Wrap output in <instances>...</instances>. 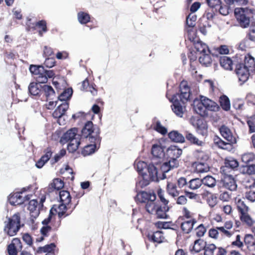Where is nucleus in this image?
<instances>
[{
    "label": "nucleus",
    "mask_w": 255,
    "mask_h": 255,
    "mask_svg": "<svg viewBox=\"0 0 255 255\" xmlns=\"http://www.w3.org/2000/svg\"><path fill=\"white\" fill-rule=\"evenodd\" d=\"M77 131V128H71L64 133L60 139V142L63 144L69 142L67 146V149L69 152H75L81 144L82 141L81 135L78 134Z\"/></svg>",
    "instance_id": "nucleus-1"
},
{
    "label": "nucleus",
    "mask_w": 255,
    "mask_h": 255,
    "mask_svg": "<svg viewBox=\"0 0 255 255\" xmlns=\"http://www.w3.org/2000/svg\"><path fill=\"white\" fill-rule=\"evenodd\" d=\"M100 132V128L97 126H94L91 121H88L81 130V139L86 138L90 142L99 143L101 141Z\"/></svg>",
    "instance_id": "nucleus-2"
},
{
    "label": "nucleus",
    "mask_w": 255,
    "mask_h": 255,
    "mask_svg": "<svg viewBox=\"0 0 255 255\" xmlns=\"http://www.w3.org/2000/svg\"><path fill=\"white\" fill-rule=\"evenodd\" d=\"M6 219L4 222V232L9 236H14L21 227L20 214L16 213L11 217H6Z\"/></svg>",
    "instance_id": "nucleus-3"
},
{
    "label": "nucleus",
    "mask_w": 255,
    "mask_h": 255,
    "mask_svg": "<svg viewBox=\"0 0 255 255\" xmlns=\"http://www.w3.org/2000/svg\"><path fill=\"white\" fill-rule=\"evenodd\" d=\"M159 163L158 168L160 172L161 176L159 178L161 180L164 179L166 178V173L179 166V162L175 159L168 160V161L162 163L160 162V160L156 161Z\"/></svg>",
    "instance_id": "nucleus-4"
},
{
    "label": "nucleus",
    "mask_w": 255,
    "mask_h": 255,
    "mask_svg": "<svg viewBox=\"0 0 255 255\" xmlns=\"http://www.w3.org/2000/svg\"><path fill=\"white\" fill-rule=\"evenodd\" d=\"M249 10L243 8H236L235 16L242 27H247L250 24V17L248 15Z\"/></svg>",
    "instance_id": "nucleus-5"
},
{
    "label": "nucleus",
    "mask_w": 255,
    "mask_h": 255,
    "mask_svg": "<svg viewBox=\"0 0 255 255\" xmlns=\"http://www.w3.org/2000/svg\"><path fill=\"white\" fill-rule=\"evenodd\" d=\"M179 93L174 95L172 97H176L177 100L186 103L190 100L191 92L189 87L186 82H182L179 86Z\"/></svg>",
    "instance_id": "nucleus-6"
},
{
    "label": "nucleus",
    "mask_w": 255,
    "mask_h": 255,
    "mask_svg": "<svg viewBox=\"0 0 255 255\" xmlns=\"http://www.w3.org/2000/svg\"><path fill=\"white\" fill-rule=\"evenodd\" d=\"M159 163L154 159H152L151 163H150L147 168L149 175L148 176L151 181H158L161 180L159 176H161L160 172L158 168Z\"/></svg>",
    "instance_id": "nucleus-7"
},
{
    "label": "nucleus",
    "mask_w": 255,
    "mask_h": 255,
    "mask_svg": "<svg viewBox=\"0 0 255 255\" xmlns=\"http://www.w3.org/2000/svg\"><path fill=\"white\" fill-rule=\"evenodd\" d=\"M235 72L238 76L239 80L242 82L241 84H243L246 82L249 76H251L253 73L246 68L243 63H239L236 65Z\"/></svg>",
    "instance_id": "nucleus-8"
},
{
    "label": "nucleus",
    "mask_w": 255,
    "mask_h": 255,
    "mask_svg": "<svg viewBox=\"0 0 255 255\" xmlns=\"http://www.w3.org/2000/svg\"><path fill=\"white\" fill-rule=\"evenodd\" d=\"M170 101L172 103L171 107L173 112L177 116L182 118L186 111V103H182V102L177 100L176 97H172Z\"/></svg>",
    "instance_id": "nucleus-9"
},
{
    "label": "nucleus",
    "mask_w": 255,
    "mask_h": 255,
    "mask_svg": "<svg viewBox=\"0 0 255 255\" xmlns=\"http://www.w3.org/2000/svg\"><path fill=\"white\" fill-rule=\"evenodd\" d=\"M22 192H16L10 194L8 197V201L9 203L14 206L19 205L23 204L25 201L30 199L29 195L24 196L21 195Z\"/></svg>",
    "instance_id": "nucleus-10"
},
{
    "label": "nucleus",
    "mask_w": 255,
    "mask_h": 255,
    "mask_svg": "<svg viewBox=\"0 0 255 255\" xmlns=\"http://www.w3.org/2000/svg\"><path fill=\"white\" fill-rule=\"evenodd\" d=\"M224 175L221 179L223 186L230 191H235L237 188L236 181L231 175L228 174L226 172L224 173Z\"/></svg>",
    "instance_id": "nucleus-11"
},
{
    "label": "nucleus",
    "mask_w": 255,
    "mask_h": 255,
    "mask_svg": "<svg viewBox=\"0 0 255 255\" xmlns=\"http://www.w3.org/2000/svg\"><path fill=\"white\" fill-rule=\"evenodd\" d=\"M22 248V245L20 240L18 238H14L7 247L8 254L9 255H17V252L21 251Z\"/></svg>",
    "instance_id": "nucleus-12"
},
{
    "label": "nucleus",
    "mask_w": 255,
    "mask_h": 255,
    "mask_svg": "<svg viewBox=\"0 0 255 255\" xmlns=\"http://www.w3.org/2000/svg\"><path fill=\"white\" fill-rule=\"evenodd\" d=\"M69 108V104L67 102H63L59 105L57 109L53 113V117L54 118L58 119V122L60 125H63L64 122L62 124L60 120L62 117L65 114V112Z\"/></svg>",
    "instance_id": "nucleus-13"
},
{
    "label": "nucleus",
    "mask_w": 255,
    "mask_h": 255,
    "mask_svg": "<svg viewBox=\"0 0 255 255\" xmlns=\"http://www.w3.org/2000/svg\"><path fill=\"white\" fill-rule=\"evenodd\" d=\"M192 106L193 110L196 114L201 117H205L208 115V111L200 100L195 99Z\"/></svg>",
    "instance_id": "nucleus-14"
},
{
    "label": "nucleus",
    "mask_w": 255,
    "mask_h": 255,
    "mask_svg": "<svg viewBox=\"0 0 255 255\" xmlns=\"http://www.w3.org/2000/svg\"><path fill=\"white\" fill-rule=\"evenodd\" d=\"M156 197L154 193L151 192H146L144 191L140 192L137 194L135 199L136 201L141 203H146L148 201L151 200H156Z\"/></svg>",
    "instance_id": "nucleus-15"
},
{
    "label": "nucleus",
    "mask_w": 255,
    "mask_h": 255,
    "mask_svg": "<svg viewBox=\"0 0 255 255\" xmlns=\"http://www.w3.org/2000/svg\"><path fill=\"white\" fill-rule=\"evenodd\" d=\"M151 153L153 155L152 159H154V161L158 159L160 160L164 156L163 147L160 144H153L151 149Z\"/></svg>",
    "instance_id": "nucleus-16"
},
{
    "label": "nucleus",
    "mask_w": 255,
    "mask_h": 255,
    "mask_svg": "<svg viewBox=\"0 0 255 255\" xmlns=\"http://www.w3.org/2000/svg\"><path fill=\"white\" fill-rule=\"evenodd\" d=\"M28 89L30 95L39 96L43 92V85L38 82H31L29 85Z\"/></svg>",
    "instance_id": "nucleus-17"
},
{
    "label": "nucleus",
    "mask_w": 255,
    "mask_h": 255,
    "mask_svg": "<svg viewBox=\"0 0 255 255\" xmlns=\"http://www.w3.org/2000/svg\"><path fill=\"white\" fill-rule=\"evenodd\" d=\"M244 243L250 253L255 255V239L254 236L251 234H247L244 238Z\"/></svg>",
    "instance_id": "nucleus-18"
},
{
    "label": "nucleus",
    "mask_w": 255,
    "mask_h": 255,
    "mask_svg": "<svg viewBox=\"0 0 255 255\" xmlns=\"http://www.w3.org/2000/svg\"><path fill=\"white\" fill-rule=\"evenodd\" d=\"M90 142L91 144L85 146L82 151V153L84 156H87L94 153L100 147L101 142H99V143L96 142Z\"/></svg>",
    "instance_id": "nucleus-19"
},
{
    "label": "nucleus",
    "mask_w": 255,
    "mask_h": 255,
    "mask_svg": "<svg viewBox=\"0 0 255 255\" xmlns=\"http://www.w3.org/2000/svg\"><path fill=\"white\" fill-rule=\"evenodd\" d=\"M200 100L207 111H215L218 108V105L215 102L206 97L201 96Z\"/></svg>",
    "instance_id": "nucleus-20"
},
{
    "label": "nucleus",
    "mask_w": 255,
    "mask_h": 255,
    "mask_svg": "<svg viewBox=\"0 0 255 255\" xmlns=\"http://www.w3.org/2000/svg\"><path fill=\"white\" fill-rule=\"evenodd\" d=\"M168 206H161L158 205L155 211L154 214L157 218L158 219H168L169 216L167 214V212L169 210Z\"/></svg>",
    "instance_id": "nucleus-21"
},
{
    "label": "nucleus",
    "mask_w": 255,
    "mask_h": 255,
    "mask_svg": "<svg viewBox=\"0 0 255 255\" xmlns=\"http://www.w3.org/2000/svg\"><path fill=\"white\" fill-rule=\"evenodd\" d=\"M220 131L222 136L228 141L233 143L235 141V138L232 135L231 130L226 126H222L220 128Z\"/></svg>",
    "instance_id": "nucleus-22"
},
{
    "label": "nucleus",
    "mask_w": 255,
    "mask_h": 255,
    "mask_svg": "<svg viewBox=\"0 0 255 255\" xmlns=\"http://www.w3.org/2000/svg\"><path fill=\"white\" fill-rule=\"evenodd\" d=\"M225 166L222 167L221 169L223 172L227 173V170L229 169L234 170L236 168H237L239 166V162L237 160L231 158L225 160Z\"/></svg>",
    "instance_id": "nucleus-23"
},
{
    "label": "nucleus",
    "mask_w": 255,
    "mask_h": 255,
    "mask_svg": "<svg viewBox=\"0 0 255 255\" xmlns=\"http://www.w3.org/2000/svg\"><path fill=\"white\" fill-rule=\"evenodd\" d=\"M244 61V66L253 73L255 71V60L254 57L249 53L245 56Z\"/></svg>",
    "instance_id": "nucleus-24"
},
{
    "label": "nucleus",
    "mask_w": 255,
    "mask_h": 255,
    "mask_svg": "<svg viewBox=\"0 0 255 255\" xmlns=\"http://www.w3.org/2000/svg\"><path fill=\"white\" fill-rule=\"evenodd\" d=\"M196 220L195 219L185 221L181 223V228L185 233L188 234L192 231L194 225L196 223Z\"/></svg>",
    "instance_id": "nucleus-25"
},
{
    "label": "nucleus",
    "mask_w": 255,
    "mask_h": 255,
    "mask_svg": "<svg viewBox=\"0 0 255 255\" xmlns=\"http://www.w3.org/2000/svg\"><path fill=\"white\" fill-rule=\"evenodd\" d=\"M169 158L168 160L175 159L178 160L179 158L182 153V149L178 148L177 146H171L168 149Z\"/></svg>",
    "instance_id": "nucleus-26"
},
{
    "label": "nucleus",
    "mask_w": 255,
    "mask_h": 255,
    "mask_svg": "<svg viewBox=\"0 0 255 255\" xmlns=\"http://www.w3.org/2000/svg\"><path fill=\"white\" fill-rule=\"evenodd\" d=\"M169 138L175 142L183 143L185 142V137L181 133L177 130H173L168 133Z\"/></svg>",
    "instance_id": "nucleus-27"
},
{
    "label": "nucleus",
    "mask_w": 255,
    "mask_h": 255,
    "mask_svg": "<svg viewBox=\"0 0 255 255\" xmlns=\"http://www.w3.org/2000/svg\"><path fill=\"white\" fill-rule=\"evenodd\" d=\"M167 193L173 197L179 196L180 191L175 183L168 182L166 187Z\"/></svg>",
    "instance_id": "nucleus-28"
},
{
    "label": "nucleus",
    "mask_w": 255,
    "mask_h": 255,
    "mask_svg": "<svg viewBox=\"0 0 255 255\" xmlns=\"http://www.w3.org/2000/svg\"><path fill=\"white\" fill-rule=\"evenodd\" d=\"M64 182L59 178H55L53 180V182L49 185L48 188L49 192L53 191L54 189L59 190L64 187Z\"/></svg>",
    "instance_id": "nucleus-29"
},
{
    "label": "nucleus",
    "mask_w": 255,
    "mask_h": 255,
    "mask_svg": "<svg viewBox=\"0 0 255 255\" xmlns=\"http://www.w3.org/2000/svg\"><path fill=\"white\" fill-rule=\"evenodd\" d=\"M242 161L245 165L255 164V154L253 152H247L242 155Z\"/></svg>",
    "instance_id": "nucleus-30"
},
{
    "label": "nucleus",
    "mask_w": 255,
    "mask_h": 255,
    "mask_svg": "<svg viewBox=\"0 0 255 255\" xmlns=\"http://www.w3.org/2000/svg\"><path fill=\"white\" fill-rule=\"evenodd\" d=\"M206 243H204V241L201 239H198L194 242V245L192 250H191L192 254H197L200 253L202 250H204V247Z\"/></svg>",
    "instance_id": "nucleus-31"
},
{
    "label": "nucleus",
    "mask_w": 255,
    "mask_h": 255,
    "mask_svg": "<svg viewBox=\"0 0 255 255\" xmlns=\"http://www.w3.org/2000/svg\"><path fill=\"white\" fill-rule=\"evenodd\" d=\"M197 130L198 132L205 135L207 134V125L206 122L203 120H198L197 121Z\"/></svg>",
    "instance_id": "nucleus-32"
},
{
    "label": "nucleus",
    "mask_w": 255,
    "mask_h": 255,
    "mask_svg": "<svg viewBox=\"0 0 255 255\" xmlns=\"http://www.w3.org/2000/svg\"><path fill=\"white\" fill-rule=\"evenodd\" d=\"M220 63L221 66L226 70H232L233 62L231 59L227 56H223L220 58Z\"/></svg>",
    "instance_id": "nucleus-33"
},
{
    "label": "nucleus",
    "mask_w": 255,
    "mask_h": 255,
    "mask_svg": "<svg viewBox=\"0 0 255 255\" xmlns=\"http://www.w3.org/2000/svg\"><path fill=\"white\" fill-rule=\"evenodd\" d=\"M148 239L155 243H160L163 242L164 237L161 231H157L153 234L148 235Z\"/></svg>",
    "instance_id": "nucleus-34"
},
{
    "label": "nucleus",
    "mask_w": 255,
    "mask_h": 255,
    "mask_svg": "<svg viewBox=\"0 0 255 255\" xmlns=\"http://www.w3.org/2000/svg\"><path fill=\"white\" fill-rule=\"evenodd\" d=\"M43 92L46 97L47 100H53L55 96V92L52 87L47 85H43Z\"/></svg>",
    "instance_id": "nucleus-35"
},
{
    "label": "nucleus",
    "mask_w": 255,
    "mask_h": 255,
    "mask_svg": "<svg viewBox=\"0 0 255 255\" xmlns=\"http://www.w3.org/2000/svg\"><path fill=\"white\" fill-rule=\"evenodd\" d=\"M73 94V90L71 88H67L64 90L58 96L59 100L66 102L70 99Z\"/></svg>",
    "instance_id": "nucleus-36"
},
{
    "label": "nucleus",
    "mask_w": 255,
    "mask_h": 255,
    "mask_svg": "<svg viewBox=\"0 0 255 255\" xmlns=\"http://www.w3.org/2000/svg\"><path fill=\"white\" fill-rule=\"evenodd\" d=\"M195 48L200 54L210 53L208 46L202 41H198L195 44Z\"/></svg>",
    "instance_id": "nucleus-37"
},
{
    "label": "nucleus",
    "mask_w": 255,
    "mask_h": 255,
    "mask_svg": "<svg viewBox=\"0 0 255 255\" xmlns=\"http://www.w3.org/2000/svg\"><path fill=\"white\" fill-rule=\"evenodd\" d=\"M31 20L30 18H27V22L26 23V25L29 28H34L35 26H38L39 28H42V30L44 32H46L47 31V27H46V23L44 20H40L37 22L35 24H33V25H30V21Z\"/></svg>",
    "instance_id": "nucleus-38"
},
{
    "label": "nucleus",
    "mask_w": 255,
    "mask_h": 255,
    "mask_svg": "<svg viewBox=\"0 0 255 255\" xmlns=\"http://www.w3.org/2000/svg\"><path fill=\"white\" fill-rule=\"evenodd\" d=\"M202 184L210 188H213L216 185V180L211 176H206L202 179Z\"/></svg>",
    "instance_id": "nucleus-39"
},
{
    "label": "nucleus",
    "mask_w": 255,
    "mask_h": 255,
    "mask_svg": "<svg viewBox=\"0 0 255 255\" xmlns=\"http://www.w3.org/2000/svg\"><path fill=\"white\" fill-rule=\"evenodd\" d=\"M59 197L61 203L70 204L71 201V197L70 193L66 190H62L59 192Z\"/></svg>",
    "instance_id": "nucleus-40"
},
{
    "label": "nucleus",
    "mask_w": 255,
    "mask_h": 255,
    "mask_svg": "<svg viewBox=\"0 0 255 255\" xmlns=\"http://www.w3.org/2000/svg\"><path fill=\"white\" fill-rule=\"evenodd\" d=\"M185 137L189 141L194 144L198 146H202L203 144H204V143L202 141L200 140L198 138H197L196 136L190 132H186Z\"/></svg>",
    "instance_id": "nucleus-41"
},
{
    "label": "nucleus",
    "mask_w": 255,
    "mask_h": 255,
    "mask_svg": "<svg viewBox=\"0 0 255 255\" xmlns=\"http://www.w3.org/2000/svg\"><path fill=\"white\" fill-rule=\"evenodd\" d=\"M155 201V200H153L152 201L150 200L145 204V207L146 210L149 214H154L156 208L159 205L158 204H156Z\"/></svg>",
    "instance_id": "nucleus-42"
},
{
    "label": "nucleus",
    "mask_w": 255,
    "mask_h": 255,
    "mask_svg": "<svg viewBox=\"0 0 255 255\" xmlns=\"http://www.w3.org/2000/svg\"><path fill=\"white\" fill-rule=\"evenodd\" d=\"M196 170L199 173L207 172L209 170V166L207 162H198L196 163Z\"/></svg>",
    "instance_id": "nucleus-43"
},
{
    "label": "nucleus",
    "mask_w": 255,
    "mask_h": 255,
    "mask_svg": "<svg viewBox=\"0 0 255 255\" xmlns=\"http://www.w3.org/2000/svg\"><path fill=\"white\" fill-rule=\"evenodd\" d=\"M209 53H210L207 52L202 54V55L199 57V61L201 64L208 66L211 63L212 59Z\"/></svg>",
    "instance_id": "nucleus-44"
},
{
    "label": "nucleus",
    "mask_w": 255,
    "mask_h": 255,
    "mask_svg": "<svg viewBox=\"0 0 255 255\" xmlns=\"http://www.w3.org/2000/svg\"><path fill=\"white\" fill-rule=\"evenodd\" d=\"M220 105L222 109L228 111L230 109V102L229 99L225 95L222 96L220 98Z\"/></svg>",
    "instance_id": "nucleus-45"
},
{
    "label": "nucleus",
    "mask_w": 255,
    "mask_h": 255,
    "mask_svg": "<svg viewBox=\"0 0 255 255\" xmlns=\"http://www.w3.org/2000/svg\"><path fill=\"white\" fill-rule=\"evenodd\" d=\"M217 247L213 244H205L204 250V255H214Z\"/></svg>",
    "instance_id": "nucleus-46"
},
{
    "label": "nucleus",
    "mask_w": 255,
    "mask_h": 255,
    "mask_svg": "<svg viewBox=\"0 0 255 255\" xmlns=\"http://www.w3.org/2000/svg\"><path fill=\"white\" fill-rule=\"evenodd\" d=\"M202 184V179L197 178L190 180L188 183V186L192 190H196L199 188Z\"/></svg>",
    "instance_id": "nucleus-47"
},
{
    "label": "nucleus",
    "mask_w": 255,
    "mask_h": 255,
    "mask_svg": "<svg viewBox=\"0 0 255 255\" xmlns=\"http://www.w3.org/2000/svg\"><path fill=\"white\" fill-rule=\"evenodd\" d=\"M78 19L81 24H86L90 21V16L87 13L80 11L78 13Z\"/></svg>",
    "instance_id": "nucleus-48"
},
{
    "label": "nucleus",
    "mask_w": 255,
    "mask_h": 255,
    "mask_svg": "<svg viewBox=\"0 0 255 255\" xmlns=\"http://www.w3.org/2000/svg\"><path fill=\"white\" fill-rule=\"evenodd\" d=\"M237 208L240 213V216L248 213L249 210V207L245 204L244 202L241 200L238 202Z\"/></svg>",
    "instance_id": "nucleus-49"
},
{
    "label": "nucleus",
    "mask_w": 255,
    "mask_h": 255,
    "mask_svg": "<svg viewBox=\"0 0 255 255\" xmlns=\"http://www.w3.org/2000/svg\"><path fill=\"white\" fill-rule=\"evenodd\" d=\"M135 168L136 169L138 172L141 174H146L145 172H144V170H147V164L146 162L143 161H138L136 164L134 165Z\"/></svg>",
    "instance_id": "nucleus-50"
},
{
    "label": "nucleus",
    "mask_w": 255,
    "mask_h": 255,
    "mask_svg": "<svg viewBox=\"0 0 255 255\" xmlns=\"http://www.w3.org/2000/svg\"><path fill=\"white\" fill-rule=\"evenodd\" d=\"M56 246L54 243H51L49 245H47L44 247H40L38 248L36 252L38 254H41L42 253H48L52 252L54 250Z\"/></svg>",
    "instance_id": "nucleus-51"
},
{
    "label": "nucleus",
    "mask_w": 255,
    "mask_h": 255,
    "mask_svg": "<svg viewBox=\"0 0 255 255\" xmlns=\"http://www.w3.org/2000/svg\"><path fill=\"white\" fill-rule=\"evenodd\" d=\"M150 180H151L147 174H143V175H142V179H140L138 182L136 183V186L141 188L146 186L149 184Z\"/></svg>",
    "instance_id": "nucleus-52"
},
{
    "label": "nucleus",
    "mask_w": 255,
    "mask_h": 255,
    "mask_svg": "<svg viewBox=\"0 0 255 255\" xmlns=\"http://www.w3.org/2000/svg\"><path fill=\"white\" fill-rule=\"evenodd\" d=\"M243 173L249 175H254L255 174V164L249 165H243Z\"/></svg>",
    "instance_id": "nucleus-53"
},
{
    "label": "nucleus",
    "mask_w": 255,
    "mask_h": 255,
    "mask_svg": "<svg viewBox=\"0 0 255 255\" xmlns=\"http://www.w3.org/2000/svg\"><path fill=\"white\" fill-rule=\"evenodd\" d=\"M69 204H66L64 203H61L58 208V215L59 218H61L65 213V211L69 208Z\"/></svg>",
    "instance_id": "nucleus-54"
},
{
    "label": "nucleus",
    "mask_w": 255,
    "mask_h": 255,
    "mask_svg": "<svg viewBox=\"0 0 255 255\" xmlns=\"http://www.w3.org/2000/svg\"><path fill=\"white\" fill-rule=\"evenodd\" d=\"M153 128L154 130L163 135L165 134L167 132L166 128L162 126L159 121H156Z\"/></svg>",
    "instance_id": "nucleus-55"
},
{
    "label": "nucleus",
    "mask_w": 255,
    "mask_h": 255,
    "mask_svg": "<svg viewBox=\"0 0 255 255\" xmlns=\"http://www.w3.org/2000/svg\"><path fill=\"white\" fill-rule=\"evenodd\" d=\"M197 16L193 13L189 14L186 18V24L190 27L195 26V22L196 20Z\"/></svg>",
    "instance_id": "nucleus-56"
},
{
    "label": "nucleus",
    "mask_w": 255,
    "mask_h": 255,
    "mask_svg": "<svg viewBox=\"0 0 255 255\" xmlns=\"http://www.w3.org/2000/svg\"><path fill=\"white\" fill-rule=\"evenodd\" d=\"M45 73V70L43 68V71L37 74L35 77L37 82L40 84L46 83L47 82V78Z\"/></svg>",
    "instance_id": "nucleus-57"
},
{
    "label": "nucleus",
    "mask_w": 255,
    "mask_h": 255,
    "mask_svg": "<svg viewBox=\"0 0 255 255\" xmlns=\"http://www.w3.org/2000/svg\"><path fill=\"white\" fill-rule=\"evenodd\" d=\"M43 68L44 67L41 65H31L29 70L33 75L36 76L37 74L43 71Z\"/></svg>",
    "instance_id": "nucleus-58"
},
{
    "label": "nucleus",
    "mask_w": 255,
    "mask_h": 255,
    "mask_svg": "<svg viewBox=\"0 0 255 255\" xmlns=\"http://www.w3.org/2000/svg\"><path fill=\"white\" fill-rule=\"evenodd\" d=\"M240 219L249 226H251L253 224V220L248 213L240 215Z\"/></svg>",
    "instance_id": "nucleus-59"
},
{
    "label": "nucleus",
    "mask_w": 255,
    "mask_h": 255,
    "mask_svg": "<svg viewBox=\"0 0 255 255\" xmlns=\"http://www.w3.org/2000/svg\"><path fill=\"white\" fill-rule=\"evenodd\" d=\"M196 235L198 237H201L203 236L205 232H206V229L203 224H200V225H199L196 228Z\"/></svg>",
    "instance_id": "nucleus-60"
},
{
    "label": "nucleus",
    "mask_w": 255,
    "mask_h": 255,
    "mask_svg": "<svg viewBox=\"0 0 255 255\" xmlns=\"http://www.w3.org/2000/svg\"><path fill=\"white\" fill-rule=\"evenodd\" d=\"M55 63V60L54 57H47L44 61V65L47 68H52Z\"/></svg>",
    "instance_id": "nucleus-61"
},
{
    "label": "nucleus",
    "mask_w": 255,
    "mask_h": 255,
    "mask_svg": "<svg viewBox=\"0 0 255 255\" xmlns=\"http://www.w3.org/2000/svg\"><path fill=\"white\" fill-rule=\"evenodd\" d=\"M245 197L249 201L254 202L255 201V191L250 190L249 191H247Z\"/></svg>",
    "instance_id": "nucleus-62"
},
{
    "label": "nucleus",
    "mask_w": 255,
    "mask_h": 255,
    "mask_svg": "<svg viewBox=\"0 0 255 255\" xmlns=\"http://www.w3.org/2000/svg\"><path fill=\"white\" fill-rule=\"evenodd\" d=\"M206 1L210 7L216 9L221 4V0H206Z\"/></svg>",
    "instance_id": "nucleus-63"
},
{
    "label": "nucleus",
    "mask_w": 255,
    "mask_h": 255,
    "mask_svg": "<svg viewBox=\"0 0 255 255\" xmlns=\"http://www.w3.org/2000/svg\"><path fill=\"white\" fill-rule=\"evenodd\" d=\"M38 202L36 200H31L29 201L28 206V209L29 211H33L34 210H38L37 208Z\"/></svg>",
    "instance_id": "nucleus-64"
}]
</instances>
